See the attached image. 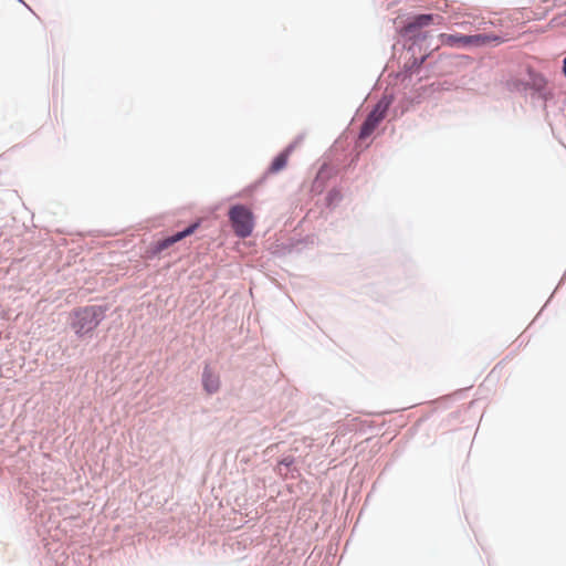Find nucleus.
<instances>
[{"label":"nucleus","mask_w":566,"mask_h":566,"mask_svg":"<svg viewBox=\"0 0 566 566\" xmlns=\"http://www.w3.org/2000/svg\"><path fill=\"white\" fill-rule=\"evenodd\" d=\"M105 316V308L88 305L74 310L71 314V328L78 337L91 335Z\"/></svg>","instance_id":"1"},{"label":"nucleus","mask_w":566,"mask_h":566,"mask_svg":"<svg viewBox=\"0 0 566 566\" xmlns=\"http://www.w3.org/2000/svg\"><path fill=\"white\" fill-rule=\"evenodd\" d=\"M229 219L231 221L234 233L240 238H248L251 235L254 221L252 211L242 205H237L230 208Z\"/></svg>","instance_id":"2"},{"label":"nucleus","mask_w":566,"mask_h":566,"mask_svg":"<svg viewBox=\"0 0 566 566\" xmlns=\"http://www.w3.org/2000/svg\"><path fill=\"white\" fill-rule=\"evenodd\" d=\"M389 104L390 103L385 99H381L376 104L375 108L370 112L361 126L359 138L365 139L373 134L379 123L385 118Z\"/></svg>","instance_id":"3"},{"label":"nucleus","mask_w":566,"mask_h":566,"mask_svg":"<svg viewBox=\"0 0 566 566\" xmlns=\"http://www.w3.org/2000/svg\"><path fill=\"white\" fill-rule=\"evenodd\" d=\"M198 223H193V224H190L188 228H186L185 230L180 231V232H177L176 234L174 235H170L168 238H165L163 240H159L157 241L153 247H151V253L154 255H157L159 253H161L164 250L170 248L172 244L181 241L182 239H185L186 237L188 235H191L196 229L198 228Z\"/></svg>","instance_id":"4"},{"label":"nucleus","mask_w":566,"mask_h":566,"mask_svg":"<svg viewBox=\"0 0 566 566\" xmlns=\"http://www.w3.org/2000/svg\"><path fill=\"white\" fill-rule=\"evenodd\" d=\"M220 377L209 366L203 368L202 386L208 395L216 394L220 389Z\"/></svg>","instance_id":"5"},{"label":"nucleus","mask_w":566,"mask_h":566,"mask_svg":"<svg viewBox=\"0 0 566 566\" xmlns=\"http://www.w3.org/2000/svg\"><path fill=\"white\" fill-rule=\"evenodd\" d=\"M293 148H294V146L290 145L289 147L285 148L284 151H282L280 155H277L273 159V161L269 168V171L271 174H276L286 167L289 157H290L291 153L293 151Z\"/></svg>","instance_id":"6"},{"label":"nucleus","mask_w":566,"mask_h":566,"mask_svg":"<svg viewBox=\"0 0 566 566\" xmlns=\"http://www.w3.org/2000/svg\"><path fill=\"white\" fill-rule=\"evenodd\" d=\"M434 17L432 14H420L417 15L410 21L406 27V33H412L415 30L420 29L422 27L429 25L433 22Z\"/></svg>","instance_id":"7"},{"label":"nucleus","mask_w":566,"mask_h":566,"mask_svg":"<svg viewBox=\"0 0 566 566\" xmlns=\"http://www.w3.org/2000/svg\"><path fill=\"white\" fill-rule=\"evenodd\" d=\"M467 46H483L491 42H500V38L496 35L475 34L467 35Z\"/></svg>","instance_id":"8"},{"label":"nucleus","mask_w":566,"mask_h":566,"mask_svg":"<svg viewBox=\"0 0 566 566\" xmlns=\"http://www.w3.org/2000/svg\"><path fill=\"white\" fill-rule=\"evenodd\" d=\"M440 41L443 45H448V46H457V48H460V46H467V35H459V34H447V33H442L440 34Z\"/></svg>","instance_id":"9"},{"label":"nucleus","mask_w":566,"mask_h":566,"mask_svg":"<svg viewBox=\"0 0 566 566\" xmlns=\"http://www.w3.org/2000/svg\"><path fill=\"white\" fill-rule=\"evenodd\" d=\"M533 85L537 90H543L546 86V80L543 76H541V75L535 76L534 81H533Z\"/></svg>","instance_id":"10"},{"label":"nucleus","mask_w":566,"mask_h":566,"mask_svg":"<svg viewBox=\"0 0 566 566\" xmlns=\"http://www.w3.org/2000/svg\"><path fill=\"white\" fill-rule=\"evenodd\" d=\"M563 73L566 76V57L563 61Z\"/></svg>","instance_id":"11"}]
</instances>
